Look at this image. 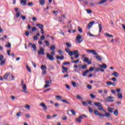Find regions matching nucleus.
<instances>
[{"label": "nucleus", "mask_w": 125, "mask_h": 125, "mask_svg": "<svg viewBox=\"0 0 125 125\" xmlns=\"http://www.w3.org/2000/svg\"><path fill=\"white\" fill-rule=\"evenodd\" d=\"M94 112L95 115H96V116H99L101 117V118H102V116H104L103 115V113H99V111L97 110H94Z\"/></svg>", "instance_id": "obj_12"}, {"label": "nucleus", "mask_w": 125, "mask_h": 125, "mask_svg": "<svg viewBox=\"0 0 125 125\" xmlns=\"http://www.w3.org/2000/svg\"><path fill=\"white\" fill-rule=\"evenodd\" d=\"M56 48V47L55 46V45H53L52 46L50 47V50H51V51H53V50H55Z\"/></svg>", "instance_id": "obj_26"}, {"label": "nucleus", "mask_w": 125, "mask_h": 125, "mask_svg": "<svg viewBox=\"0 0 125 125\" xmlns=\"http://www.w3.org/2000/svg\"><path fill=\"white\" fill-rule=\"evenodd\" d=\"M94 23H95V21H92L91 22H90L87 26L88 29H90V28H91V27H92V25H93L94 24Z\"/></svg>", "instance_id": "obj_14"}, {"label": "nucleus", "mask_w": 125, "mask_h": 125, "mask_svg": "<svg viewBox=\"0 0 125 125\" xmlns=\"http://www.w3.org/2000/svg\"><path fill=\"white\" fill-rule=\"evenodd\" d=\"M40 106L42 107L44 111H46V110H47V106H46V105H45L43 103L40 104Z\"/></svg>", "instance_id": "obj_13"}, {"label": "nucleus", "mask_w": 125, "mask_h": 125, "mask_svg": "<svg viewBox=\"0 0 125 125\" xmlns=\"http://www.w3.org/2000/svg\"><path fill=\"white\" fill-rule=\"evenodd\" d=\"M114 109L115 108H112L109 106H108V111L109 112V113H113V110H114Z\"/></svg>", "instance_id": "obj_21"}, {"label": "nucleus", "mask_w": 125, "mask_h": 125, "mask_svg": "<svg viewBox=\"0 0 125 125\" xmlns=\"http://www.w3.org/2000/svg\"><path fill=\"white\" fill-rule=\"evenodd\" d=\"M90 96L91 97V98H92V99H93L95 98V97L96 96L93 95V94H90Z\"/></svg>", "instance_id": "obj_55"}, {"label": "nucleus", "mask_w": 125, "mask_h": 125, "mask_svg": "<svg viewBox=\"0 0 125 125\" xmlns=\"http://www.w3.org/2000/svg\"><path fill=\"white\" fill-rule=\"evenodd\" d=\"M94 68L93 67H90L89 69V72H93Z\"/></svg>", "instance_id": "obj_52"}, {"label": "nucleus", "mask_w": 125, "mask_h": 125, "mask_svg": "<svg viewBox=\"0 0 125 125\" xmlns=\"http://www.w3.org/2000/svg\"><path fill=\"white\" fill-rule=\"evenodd\" d=\"M83 117H84L85 118H87V116L83 114V115L80 116L79 117V118H77L76 119V121L77 122V123H82V120H83Z\"/></svg>", "instance_id": "obj_6"}, {"label": "nucleus", "mask_w": 125, "mask_h": 125, "mask_svg": "<svg viewBox=\"0 0 125 125\" xmlns=\"http://www.w3.org/2000/svg\"><path fill=\"white\" fill-rule=\"evenodd\" d=\"M10 75L9 73H7L4 76V80H6L7 78H8V76Z\"/></svg>", "instance_id": "obj_36"}, {"label": "nucleus", "mask_w": 125, "mask_h": 125, "mask_svg": "<svg viewBox=\"0 0 125 125\" xmlns=\"http://www.w3.org/2000/svg\"><path fill=\"white\" fill-rule=\"evenodd\" d=\"M0 66H3L5 64V60L0 61Z\"/></svg>", "instance_id": "obj_33"}, {"label": "nucleus", "mask_w": 125, "mask_h": 125, "mask_svg": "<svg viewBox=\"0 0 125 125\" xmlns=\"http://www.w3.org/2000/svg\"><path fill=\"white\" fill-rule=\"evenodd\" d=\"M82 104H83V105L84 106H87V103H86V102H82Z\"/></svg>", "instance_id": "obj_57"}, {"label": "nucleus", "mask_w": 125, "mask_h": 125, "mask_svg": "<svg viewBox=\"0 0 125 125\" xmlns=\"http://www.w3.org/2000/svg\"><path fill=\"white\" fill-rule=\"evenodd\" d=\"M55 97L57 100H61V99H62V97H61V96L60 95H57L55 96Z\"/></svg>", "instance_id": "obj_27"}, {"label": "nucleus", "mask_w": 125, "mask_h": 125, "mask_svg": "<svg viewBox=\"0 0 125 125\" xmlns=\"http://www.w3.org/2000/svg\"><path fill=\"white\" fill-rule=\"evenodd\" d=\"M45 85L44 86V88H47V87H50V84L52 83V80H50L49 81H45Z\"/></svg>", "instance_id": "obj_5"}, {"label": "nucleus", "mask_w": 125, "mask_h": 125, "mask_svg": "<svg viewBox=\"0 0 125 125\" xmlns=\"http://www.w3.org/2000/svg\"><path fill=\"white\" fill-rule=\"evenodd\" d=\"M21 114H22V113L20 111L17 113V116L20 117V116H21Z\"/></svg>", "instance_id": "obj_54"}, {"label": "nucleus", "mask_w": 125, "mask_h": 125, "mask_svg": "<svg viewBox=\"0 0 125 125\" xmlns=\"http://www.w3.org/2000/svg\"><path fill=\"white\" fill-rule=\"evenodd\" d=\"M80 40H82V35L77 34V36L76 37V42H78V43H81L83 41H80Z\"/></svg>", "instance_id": "obj_10"}, {"label": "nucleus", "mask_w": 125, "mask_h": 125, "mask_svg": "<svg viewBox=\"0 0 125 125\" xmlns=\"http://www.w3.org/2000/svg\"><path fill=\"white\" fill-rule=\"evenodd\" d=\"M118 114H119V111L118 110L114 111L113 113V115H114V116H118Z\"/></svg>", "instance_id": "obj_37"}, {"label": "nucleus", "mask_w": 125, "mask_h": 125, "mask_svg": "<svg viewBox=\"0 0 125 125\" xmlns=\"http://www.w3.org/2000/svg\"><path fill=\"white\" fill-rule=\"evenodd\" d=\"M42 75H45L46 74V70H42Z\"/></svg>", "instance_id": "obj_64"}, {"label": "nucleus", "mask_w": 125, "mask_h": 125, "mask_svg": "<svg viewBox=\"0 0 125 125\" xmlns=\"http://www.w3.org/2000/svg\"><path fill=\"white\" fill-rule=\"evenodd\" d=\"M65 87H66L67 89H71V87L68 84L65 85Z\"/></svg>", "instance_id": "obj_63"}, {"label": "nucleus", "mask_w": 125, "mask_h": 125, "mask_svg": "<svg viewBox=\"0 0 125 125\" xmlns=\"http://www.w3.org/2000/svg\"><path fill=\"white\" fill-rule=\"evenodd\" d=\"M104 116H102V118H103V117H106V118H111V114L109 113H105V114H103Z\"/></svg>", "instance_id": "obj_16"}, {"label": "nucleus", "mask_w": 125, "mask_h": 125, "mask_svg": "<svg viewBox=\"0 0 125 125\" xmlns=\"http://www.w3.org/2000/svg\"><path fill=\"white\" fill-rule=\"evenodd\" d=\"M61 101L62 102H63V103H65L66 104H70V102L66 101V100H62Z\"/></svg>", "instance_id": "obj_30"}, {"label": "nucleus", "mask_w": 125, "mask_h": 125, "mask_svg": "<svg viewBox=\"0 0 125 125\" xmlns=\"http://www.w3.org/2000/svg\"><path fill=\"white\" fill-rule=\"evenodd\" d=\"M70 112H71V113H72V115H73V116H76V114L77 112L74 109L70 110Z\"/></svg>", "instance_id": "obj_34"}, {"label": "nucleus", "mask_w": 125, "mask_h": 125, "mask_svg": "<svg viewBox=\"0 0 125 125\" xmlns=\"http://www.w3.org/2000/svg\"><path fill=\"white\" fill-rule=\"evenodd\" d=\"M32 32H35V31H37V28H36L35 27H32Z\"/></svg>", "instance_id": "obj_62"}, {"label": "nucleus", "mask_w": 125, "mask_h": 125, "mask_svg": "<svg viewBox=\"0 0 125 125\" xmlns=\"http://www.w3.org/2000/svg\"><path fill=\"white\" fill-rule=\"evenodd\" d=\"M84 62H88V61H89V59L88 58H85L84 59Z\"/></svg>", "instance_id": "obj_60"}, {"label": "nucleus", "mask_w": 125, "mask_h": 125, "mask_svg": "<svg viewBox=\"0 0 125 125\" xmlns=\"http://www.w3.org/2000/svg\"><path fill=\"white\" fill-rule=\"evenodd\" d=\"M66 46H67V47H72V44H71V43H69V42H66L65 43Z\"/></svg>", "instance_id": "obj_40"}, {"label": "nucleus", "mask_w": 125, "mask_h": 125, "mask_svg": "<svg viewBox=\"0 0 125 125\" xmlns=\"http://www.w3.org/2000/svg\"><path fill=\"white\" fill-rule=\"evenodd\" d=\"M87 68V65L86 64H84L82 66V69H84Z\"/></svg>", "instance_id": "obj_51"}, {"label": "nucleus", "mask_w": 125, "mask_h": 125, "mask_svg": "<svg viewBox=\"0 0 125 125\" xmlns=\"http://www.w3.org/2000/svg\"><path fill=\"white\" fill-rule=\"evenodd\" d=\"M58 53L59 54H60V55H62V54H63V51H62V50H59L58 51Z\"/></svg>", "instance_id": "obj_47"}, {"label": "nucleus", "mask_w": 125, "mask_h": 125, "mask_svg": "<svg viewBox=\"0 0 125 125\" xmlns=\"http://www.w3.org/2000/svg\"><path fill=\"white\" fill-rule=\"evenodd\" d=\"M21 19H22V20H26V16H23V15H21Z\"/></svg>", "instance_id": "obj_56"}, {"label": "nucleus", "mask_w": 125, "mask_h": 125, "mask_svg": "<svg viewBox=\"0 0 125 125\" xmlns=\"http://www.w3.org/2000/svg\"><path fill=\"white\" fill-rule=\"evenodd\" d=\"M78 30L79 32H80V33H83V29L81 27H78Z\"/></svg>", "instance_id": "obj_50"}, {"label": "nucleus", "mask_w": 125, "mask_h": 125, "mask_svg": "<svg viewBox=\"0 0 125 125\" xmlns=\"http://www.w3.org/2000/svg\"><path fill=\"white\" fill-rule=\"evenodd\" d=\"M87 88H88V89H91V88H92V86L90 84H89L87 85Z\"/></svg>", "instance_id": "obj_59"}, {"label": "nucleus", "mask_w": 125, "mask_h": 125, "mask_svg": "<svg viewBox=\"0 0 125 125\" xmlns=\"http://www.w3.org/2000/svg\"><path fill=\"white\" fill-rule=\"evenodd\" d=\"M62 73H67L68 72V69L64 66H62Z\"/></svg>", "instance_id": "obj_20"}, {"label": "nucleus", "mask_w": 125, "mask_h": 125, "mask_svg": "<svg viewBox=\"0 0 125 125\" xmlns=\"http://www.w3.org/2000/svg\"><path fill=\"white\" fill-rule=\"evenodd\" d=\"M73 55H75L74 58H79V56H80V54H79V51L78 50H74L73 51H70L69 53V56L72 57Z\"/></svg>", "instance_id": "obj_3"}, {"label": "nucleus", "mask_w": 125, "mask_h": 125, "mask_svg": "<svg viewBox=\"0 0 125 125\" xmlns=\"http://www.w3.org/2000/svg\"><path fill=\"white\" fill-rule=\"evenodd\" d=\"M28 46H31L32 48L33 49V51H37V46L35 44H32V43H29Z\"/></svg>", "instance_id": "obj_11"}, {"label": "nucleus", "mask_w": 125, "mask_h": 125, "mask_svg": "<svg viewBox=\"0 0 125 125\" xmlns=\"http://www.w3.org/2000/svg\"><path fill=\"white\" fill-rule=\"evenodd\" d=\"M87 36H89L90 37H95V35H93V34H92L91 33H90V32H88V33H87Z\"/></svg>", "instance_id": "obj_45"}, {"label": "nucleus", "mask_w": 125, "mask_h": 125, "mask_svg": "<svg viewBox=\"0 0 125 125\" xmlns=\"http://www.w3.org/2000/svg\"><path fill=\"white\" fill-rule=\"evenodd\" d=\"M36 25L37 26V27H39V29H40L41 30L43 29V25L42 24L37 23L36 24Z\"/></svg>", "instance_id": "obj_17"}, {"label": "nucleus", "mask_w": 125, "mask_h": 125, "mask_svg": "<svg viewBox=\"0 0 125 125\" xmlns=\"http://www.w3.org/2000/svg\"><path fill=\"white\" fill-rule=\"evenodd\" d=\"M100 68H104V69H107V65L106 64L104 63L103 65H100Z\"/></svg>", "instance_id": "obj_24"}, {"label": "nucleus", "mask_w": 125, "mask_h": 125, "mask_svg": "<svg viewBox=\"0 0 125 125\" xmlns=\"http://www.w3.org/2000/svg\"><path fill=\"white\" fill-rule=\"evenodd\" d=\"M76 97L79 100H83V98H82V97L80 96V95H77L76 96Z\"/></svg>", "instance_id": "obj_43"}, {"label": "nucleus", "mask_w": 125, "mask_h": 125, "mask_svg": "<svg viewBox=\"0 0 125 125\" xmlns=\"http://www.w3.org/2000/svg\"><path fill=\"white\" fill-rule=\"evenodd\" d=\"M46 58L50 61H53V60H54V57H53V56H51L50 54L49 53L46 54Z\"/></svg>", "instance_id": "obj_9"}, {"label": "nucleus", "mask_w": 125, "mask_h": 125, "mask_svg": "<svg viewBox=\"0 0 125 125\" xmlns=\"http://www.w3.org/2000/svg\"><path fill=\"white\" fill-rule=\"evenodd\" d=\"M45 43L46 45V46H49V45H50V43H49V42L48 41H45Z\"/></svg>", "instance_id": "obj_44"}, {"label": "nucleus", "mask_w": 125, "mask_h": 125, "mask_svg": "<svg viewBox=\"0 0 125 125\" xmlns=\"http://www.w3.org/2000/svg\"><path fill=\"white\" fill-rule=\"evenodd\" d=\"M105 36L106 37H108V38H113V35L111 34H109V33H105L104 34Z\"/></svg>", "instance_id": "obj_31"}, {"label": "nucleus", "mask_w": 125, "mask_h": 125, "mask_svg": "<svg viewBox=\"0 0 125 125\" xmlns=\"http://www.w3.org/2000/svg\"><path fill=\"white\" fill-rule=\"evenodd\" d=\"M88 73H89V70H86L85 71H84L83 73V77H85V76H86V74H88Z\"/></svg>", "instance_id": "obj_22"}, {"label": "nucleus", "mask_w": 125, "mask_h": 125, "mask_svg": "<svg viewBox=\"0 0 125 125\" xmlns=\"http://www.w3.org/2000/svg\"><path fill=\"white\" fill-rule=\"evenodd\" d=\"M117 96L118 97V98H119V99H123V94H122V93L118 94Z\"/></svg>", "instance_id": "obj_32"}, {"label": "nucleus", "mask_w": 125, "mask_h": 125, "mask_svg": "<svg viewBox=\"0 0 125 125\" xmlns=\"http://www.w3.org/2000/svg\"><path fill=\"white\" fill-rule=\"evenodd\" d=\"M29 35H30V33H29V31H25V36L26 37H29Z\"/></svg>", "instance_id": "obj_58"}, {"label": "nucleus", "mask_w": 125, "mask_h": 125, "mask_svg": "<svg viewBox=\"0 0 125 125\" xmlns=\"http://www.w3.org/2000/svg\"><path fill=\"white\" fill-rule=\"evenodd\" d=\"M94 105H95L96 107H98V109L99 111H103L104 112V113H106V110L104 109V108H103V105L101 103L99 102L94 103Z\"/></svg>", "instance_id": "obj_2"}, {"label": "nucleus", "mask_w": 125, "mask_h": 125, "mask_svg": "<svg viewBox=\"0 0 125 125\" xmlns=\"http://www.w3.org/2000/svg\"><path fill=\"white\" fill-rule=\"evenodd\" d=\"M106 84L108 85H112V82H106Z\"/></svg>", "instance_id": "obj_61"}, {"label": "nucleus", "mask_w": 125, "mask_h": 125, "mask_svg": "<svg viewBox=\"0 0 125 125\" xmlns=\"http://www.w3.org/2000/svg\"><path fill=\"white\" fill-rule=\"evenodd\" d=\"M72 84L74 87H76L77 86V83L74 81L72 82Z\"/></svg>", "instance_id": "obj_42"}, {"label": "nucleus", "mask_w": 125, "mask_h": 125, "mask_svg": "<svg viewBox=\"0 0 125 125\" xmlns=\"http://www.w3.org/2000/svg\"><path fill=\"white\" fill-rule=\"evenodd\" d=\"M107 1V0H102L100 2H99V4H103L105 3Z\"/></svg>", "instance_id": "obj_28"}, {"label": "nucleus", "mask_w": 125, "mask_h": 125, "mask_svg": "<svg viewBox=\"0 0 125 125\" xmlns=\"http://www.w3.org/2000/svg\"><path fill=\"white\" fill-rule=\"evenodd\" d=\"M26 3H27L26 0H21V5H26Z\"/></svg>", "instance_id": "obj_18"}, {"label": "nucleus", "mask_w": 125, "mask_h": 125, "mask_svg": "<svg viewBox=\"0 0 125 125\" xmlns=\"http://www.w3.org/2000/svg\"><path fill=\"white\" fill-rule=\"evenodd\" d=\"M79 62H80V60H77L76 61H73L72 62V63H75V64H77V63H79Z\"/></svg>", "instance_id": "obj_46"}, {"label": "nucleus", "mask_w": 125, "mask_h": 125, "mask_svg": "<svg viewBox=\"0 0 125 125\" xmlns=\"http://www.w3.org/2000/svg\"><path fill=\"white\" fill-rule=\"evenodd\" d=\"M114 99H115V97L112 96H108L107 97L106 100L105 101V102H114L115 101Z\"/></svg>", "instance_id": "obj_8"}, {"label": "nucleus", "mask_w": 125, "mask_h": 125, "mask_svg": "<svg viewBox=\"0 0 125 125\" xmlns=\"http://www.w3.org/2000/svg\"><path fill=\"white\" fill-rule=\"evenodd\" d=\"M86 52H87V53H91L93 55H95L96 56L95 57V58L97 59V60H99V61L102 60V58H101V56L98 55L96 50L88 49L87 50Z\"/></svg>", "instance_id": "obj_1"}, {"label": "nucleus", "mask_w": 125, "mask_h": 125, "mask_svg": "<svg viewBox=\"0 0 125 125\" xmlns=\"http://www.w3.org/2000/svg\"><path fill=\"white\" fill-rule=\"evenodd\" d=\"M30 107L31 106L29 104H26L24 106V108H25V109H27V110H30Z\"/></svg>", "instance_id": "obj_39"}, {"label": "nucleus", "mask_w": 125, "mask_h": 125, "mask_svg": "<svg viewBox=\"0 0 125 125\" xmlns=\"http://www.w3.org/2000/svg\"><path fill=\"white\" fill-rule=\"evenodd\" d=\"M88 110L89 113H92V112H93V109L91 107H88Z\"/></svg>", "instance_id": "obj_53"}, {"label": "nucleus", "mask_w": 125, "mask_h": 125, "mask_svg": "<svg viewBox=\"0 0 125 125\" xmlns=\"http://www.w3.org/2000/svg\"><path fill=\"white\" fill-rule=\"evenodd\" d=\"M38 55H45V53H44V48L41 47L40 48V50L38 51Z\"/></svg>", "instance_id": "obj_7"}, {"label": "nucleus", "mask_w": 125, "mask_h": 125, "mask_svg": "<svg viewBox=\"0 0 125 125\" xmlns=\"http://www.w3.org/2000/svg\"><path fill=\"white\" fill-rule=\"evenodd\" d=\"M56 59L59 60L60 59L61 60H63L64 59V56L62 55L61 56H58L56 57Z\"/></svg>", "instance_id": "obj_23"}, {"label": "nucleus", "mask_w": 125, "mask_h": 125, "mask_svg": "<svg viewBox=\"0 0 125 125\" xmlns=\"http://www.w3.org/2000/svg\"><path fill=\"white\" fill-rule=\"evenodd\" d=\"M62 119L63 121H66V120H67L68 119V118L67 117V116L64 115V116H62Z\"/></svg>", "instance_id": "obj_41"}, {"label": "nucleus", "mask_w": 125, "mask_h": 125, "mask_svg": "<svg viewBox=\"0 0 125 125\" xmlns=\"http://www.w3.org/2000/svg\"><path fill=\"white\" fill-rule=\"evenodd\" d=\"M3 58H4L3 55H0V61H3Z\"/></svg>", "instance_id": "obj_48"}, {"label": "nucleus", "mask_w": 125, "mask_h": 125, "mask_svg": "<svg viewBox=\"0 0 125 125\" xmlns=\"http://www.w3.org/2000/svg\"><path fill=\"white\" fill-rule=\"evenodd\" d=\"M26 69L28 71V72H29V73H32V70L31 69V68L29 67V66H26Z\"/></svg>", "instance_id": "obj_38"}, {"label": "nucleus", "mask_w": 125, "mask_h": 125, "mask_svg": "<svg viewBox=\"0 0 125 125\" xmlns=\"http://www.w3.org/2000/svg\"><path fill=\"white\" fill-rule=\"evenodd\" d=\"M5 46L10 48L11 47V44L10 42H8L7 44H5Z\"/></svg>", "instance_id": "obj_35"}, {"label": "nucleus", "mask_w": 125, "mask_h": 125, "mask_svg": "<svg viewBox=\"0 0 125 125\" xmlns=\"http://www.w3.org/2000/svg\"><path fill=\"white\" fill-rule=\"evenodd\" d=\"M112 76H114L116 78H119L120 77V74L116 71H114L113 73H112Z\"/></svg>", "instance_id": "obj_15"}, {"label": "nucleus", "mask_w": 125, "mask_h": 125, "mask_svg": "<svg viewBox=\"0 0 125 125\" xmlns=\"http://www.w3.org/2000/svg\"><path fill=\"white\" fill-rule=\"evenodd\" d=\"M99 33H101L102 31V24L99 23Z\"/></svg>", "instance_id": "obj_29"}, {"label": "nucleus", "mask_w": 125, "mask_h": 125, "mask_svg": "<svg viewBox=\"0 0 125 125\" xmlns=\"http://www.w3.org/2000/svg\"><path fill=\"white\" fill-rule=\"evenodd\" d=\"M65 50L66 52L68 53V54L70 53V49H69L68 48H65Z\"/></svg>", "instance_id": "obj_49"}, {"label": "nucleus", "mask_w": 125, "mask_h": 125, "mask_svg": "<svg viewBox=\"0 0 125 125\" xmlns=\"http://www.w3.org/2000/svg\"><path fill=\"white\" fill-rule=\"evenodd\" d=\"M39 2L41 5H43L45 3V0H40Z\"/></svg>", "instance_id": "obj_25"}, {"label": "nucleus", "mask_w": 125, "mask_h": 125, "mask_svg": "<svg viewBox=\"0 0 125 125\" xmlns=\"http://www.w3.org/2000/svg\"><path fill=\"white\" fill-rule=\"evenodd\" d=\"M21 86L22 87L23 92H24V93H28V91H27V85L26 84H24V80H21Z\"/></svg>", "instance_id": "obj_4"}, {"label": "nucleus", "mask_w": 125, "mask_h": 125, "mask_svg": "<svg viewBox=\"0 0 125 125\" xmlns=\"http://www.w3.org/2000/svg\"><path fill=\"white\" fill-rule=\"evenodd\" d=\"M41 70L42 71H44V70H47V67H46V65H41Z\"/></svg>", "instance_id": "obj_19"}]
</instances>
